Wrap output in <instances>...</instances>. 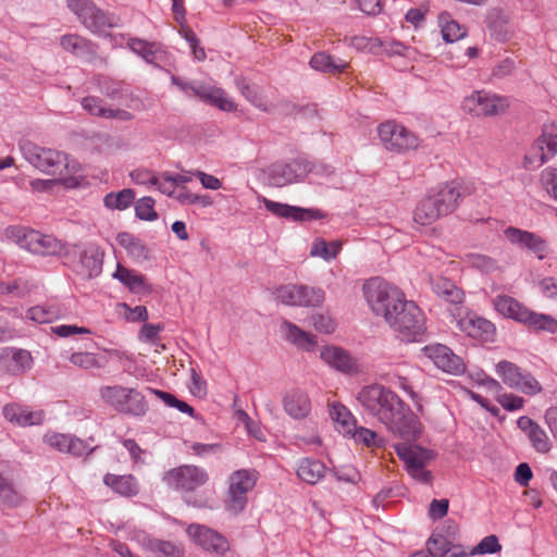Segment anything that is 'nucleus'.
I'll return each mask as SVG.
<instances>
[{
  "label": "nucleus",
  "mask_w": 557,
  "mask_h": 557,
  "mask_svg": "<svg viewBox=\"0 0 557 557\" xmlns=\"http://www.w3.org/2000/svg\"><path fill=\"white\" fill-rule=\"evenodd\" d=\"M366 299L372 311L382 317L404 342H421L426 332L422 310L393 284L374 277L363 285Z\"/></svg>",
  "instance_id": "nucleus-1"
},
{
  "label": "nucleus",
  "mask_w": 557,
  "mask_h": 557,
  "mask_svg": "<svg viewBox=\"0 0 557 557\" xmlns=\"http://www.w3.org/2000/svg\"><path fill=\"white\" fill-rule=\"evenodd\" d=\"M357 400L368 416L376 419L394 436L408 442L421 436L423 425L420 419L389 387L382 384L363 386Z\"/></svg>",
  "instance_id": "nucleus-2"
},
{
  "label": "nucleus",
  "mask_w": 557,
  "mask_h": 557,
  "mask_svg": "<svg viewBox=\"0 0 557 557\" xmlns=\"http://www.w3.org/2000/svg\"><path fill=\"white\" fill-rule=\"evenodd\" d=\"M163 480L170 487L185 493L187 504L195 507L208 506V500L202 496L193 497L190 495L208 482L209 474L205 469L194 465L180 466L165 472Z\"/></svg>",
  "instance_id": "nucleus-3"
},
{
  "label": "nucleus",
  "mask_w": 557,
  "mask_h": 557,
  "mask_svg": "<svg viewBox=\"0 0 557 557\" xmlns=\"http://www.w3.org/2000/svg\"><path fill=\"white\" fill-rule=\"evenodd\" d=\"M7 235L21 248L37 255L57 256L62 255L66 249L65 245L54 236L32 228L9 226Z\"/></svg>",
  "instance_id": "nucleus-4"
},
{
  "label": "nucleus",
  "mask_w": 557,
  "mask_h": 557,
  "mask_svg": "<svg viewBox=\"0 0 557 557\" xmlns=\"http://www.w3.org/2000/svg\"><path fill=\"white\" fill-rule=\"evenodd\" d=\"M100 397L108 406L124 414L143 417L149 409L145 396L135 388L103 386L100 388Z\"/></svg>",
  "instance_id": "nucleus-5"
},
{
  "label": "nucleus",
  "mask_w": 557,
  "mask_h": 557,
  "mask_svg": "<svg viewBox=\"0 0 557 557\" xmlns=\"http://www.w3.org/2000/svg\"><path fill=\"white\" fill-rule=\"evenodd\" d=\"M67 9L90 32L101 34L108 28L117 26L116 18L98 8L92 0H67Z\"/></svg>",
  "instance_id": "nucleus-6"
},
{
  "label": "nucleus",
  "mask_w": 557,
  "mask_h": 557,
  "mask_svg": "<svg viewBox=\"0 0 557 557\" xmlns=\"http://www.w3.org/2000/svg\"><path fill=\"white\" fill-rule=\"evenodd\" d=\"M24 158L35 168L48 175H62L67 168L66 156L53 149H46L32 141H21Z\"/></svg>",
  "instance_id": "nucleus-7"
},
{
  "label": "nucleus",
  "mask_w": 557,
  "mask_h": 557,
  "mask_svg": "<svg viewBox=\"0 0 557 557\" xmlns=\"http://www.w3.org/2000/svg\"><path fill=\"white\" fill-rule=\"evenodd\" d=\"M314 164L305 157H298L289 162L277 161L265 170L268 182L271 186L283 187L294 182L304 180L314 171Z\"/></svg>",
  "instance_id": "nucleus-8"
},
{
  "label": "nucleus",
  "mask_w": 557,
  "mask_h": 557,
  "mask_svg": "<svg viewBox=\"0 0 557 557\" xmlns=\"http://www.w3.org/2000/svg\"><path fill=\"white\" fill-rule=\"evenodd\" d=\"M395 450L414 480L423 484L431 483L433 476L429 470H425V465L434 458L432 450L405 443L396 444Z\"/></svg>",
  "instance_id": "nucleus-9"
},
{
  "label": "nucleus",
  "mask_w": 557,
  "mask_h": 557,
  "mask_svg": "<svg viewBox=\"0 0 557 557\" xmlns=\"http://www.w3.org/2000/svg\"><path fill=\"white\" fill-rule=\"evenodd\" d=\"M377 134L384 148L393 152H404L419 146V138L411 131L394 121L380 124Z\"/></svg>",
  "instance_id": "nucleus-10"
},
{
  "label": "nucleus",
  "mask_w": 557,
  "mask_h": 557,
  "mask_svg": "<svg viewBox=\"0 0 557 557\" xmlns=\"http://www.w3.org/2000/svg\"><path fill=\"white\" fill-rule=\"evenodd\" d=\"M496 372L510 388L527 395H536L542 391L541 384L530 372L522 370L510 361H499L496 366Z\"/></svg>",
  "instance_id": "nucleus-11"
},
{
  "label": "nucleus",
  "mask_w": 557,
  "mask_h": 557,
  "mask_svg": "<svg viewBox=\"0 0 557 557\" xmlns=\"http://www.w3.org/2000/svg\"><path fill=\"white\" fill-rule=\"evenodd\" d=\"M557 154V125L544 124L529 154L524 157V168H539Z\"/></svg>",
  "instance_id": "nucleus-12"
},
{
  "label": "nucleus",
  "mask_w": 557,
  "mask_h": 557,
  "mask_svg": "<svg viewBox=\"0 0 557 557\" xmlns=\"http://www.w3.org/2000/svg\"><path fill=\"white\" fill-rule=\"evenodd\" d=\"M187 535L202 549L224 556L230 550V544L225 536L202 524L193 523L186 529Z\"/></svg>",
  "instance_id": "nucleus-13"
},
{
  "label": "nucleus",
  "mask_w": 557,
  "mask_h": 557,
  "mask_svg": "<svg viewBox=\"0 0 557 557\" xmlns=\"http://www.w3.org/2000/svg\"><path fill=\"white\" fill-rule=\"evenodd\" d=\"M504 235L511 245L534 253L539 260H543L548 252L547 242L535 233L508 226L504 231Z\"/></svg>",
  "instance_id": "nucleus-14"
},
{
  "label": "nucleus",
  "mask_w": 557,
  "mask_h": 557,
  "mask_svg": "<svg viewBox=\"0 0 557 557\" xmlns=\"http://www.w3.org/2000/svg\"><path fill=\"white\" fill-rule=\"evenodd\" d=\"M422 352L444 372L454 375H458L465 372L466 366L462 358L454 354L453 350L445 345H428L422 348Z\"/></svg>",
  "instance_id": "nucleus-15"
},
{
  "label": "nucleus",
  "mask_w": 557,
  "mask_h": 557,
  "mask_svg": "<svg viewBox=\"0 0 557 557\" xmlns=\"http://www.w3.org/2000/svg\"><path fill=\"white\" fill-rule=\"evenodd\" d=\"M507 107V99L484 91H475L463 101V109L476 116L497 115Z\"/></svg>",
  "instance_id": "nucleus-16"
},
{
  "label": "nucleus",
  "mask_w": 557,
  "mask_h": 557,
  "mask_svg": "<svg viewBox=\"0 0 557 557\" xmlns=\"http://www.w3.org/2000/svg\"><path fill=\"white\" fill-rule=\"evenodd\" d=\"M103 252L96 245H88L78 253L74 271L83 278L97 277L102 271Z\"/></svg>",
  "instance_id": "nucleus-17"
},
{
  "label": "nucleus",
  "mask_w": 557,
  "mask_h": 557,
  "mask_svg": "<svg viewBox=\"0 0 557 557\" xmlns=\"http://www.w3.org/2000/svg\"><path fill=\"white\" fill-rule=\"evenodd\" d=\"M262 201L265 209L272 214L293 221L320 220L325 216V214L319 209L300 208L287 203L276 202L267 198H263Z\"/></svg>",
  "instance_id": "nucleus-18"
},
{
  "label": "nucleus",
  "mask_w": 557,
  "mask_h": 557,
  "mask_svg": "<svg viewBox=\"0 0 557 557\" xmlns=\"http://www.w3.org/2000/svg\"><path fill=\"white\" fill-rule=\"evenodd\" d=\"M2 414L7 421L21 428L40 425L45 420L44 410H30L28 406L18 403L7 404Z\"/></svg>",
  "instance_id": "nucleus-19"
},
{
  "label": "nucleus",
  "mask_w": 557,
  "mask_h": 557,
  "mask_svg": "<svg viewBox=\"0 0 557 557\" xmlns=\"http://www.w3.org/2000/svg\"><path fill=\"white\" fill-rule=\"evenodd\" d=\"M457 326L468 336L485 342L493 341L495 334L494 324L473 312H469L465 317L458 319Z\"/></svg>",
  "instance_id": "nucleus-20"
},
{
  "label": "nucleus",
  "mask_w": 557,
  "mask_h": 557,
  "mask_svg": "<svg viewBox=\"0 0 557 557\" xmlns=\"http://www.w3.org/2000/svg\"><path fill=\"white\" fill-rule=\"evenodd\" d=\"M447 215L435 190L429 193L417 205L413 211V220L420 225H431L441 216Z\"/></svg>",
  "instance_id": "nucleus-21"
},
{
  "label": "nucleus",
  "mask_w": 557,
  "mask_h": 557,
  "mask_svg": "<svg viewBox=\"0 0 557 557\" xmlns=\"http://www.w3.org/2000/svg\"><path fill=\"white\" fill-rule=\"evenodd\" d=\"M0 363L7 373L18 375L30 369L33 358L25 349L7 347L0 355Z\"/></svg>",
  "instance_id": "nucleus-22"
},
{
  "label": "nucleus",
  "mask_w": 557,
  "mask_h": 557,
  "mask_svg": "<svg viewBox=\"0 0 557 557\" xmlns=\"http://www.w3.org/2000/svg\"><path fill=\"white\" fill-rule=\"evenodd\" d=\"M190 90L202 101L219 108L222 111L232 112L236 110V104L227 98L225 91L221 88L210 85L190 86Z\"/></svg>",
  "instance_id": "nucleus-23"
},
{
  "label": "nucleus",
  "mask_w": 557,
  "mask_h": 557,
  "mask_svg": "<svg viewBox=\"0 0 557 557\" xmlns=\"http://www.w3.org/2000/svg\"><path fill=\"white\" fill-rule=\"evenodd\" d=\"M321 358L332 368L341 372L355 373L358 371L356 360L348 351L341 347L329 346L323 348L321 351Z\"/></svg>",
  "instance_id": "nucleus-24"
},
{
  "label": "nucleus",
  "mask_w": 557,
  "mask_h": 557,
  "mask_svg": "<svg viewBox=\"0 0 557 557\" xmlns=\"http://www.w3.org/2000/svg\"><path fill=\"white\" fill-rule=\"evenodd\" d=\"M518 428L529 437L537 453L545 454L550 449V442L546 432L531 418L522 416L517 421Z\"/></svg>",
  "instance_id": "nucleus-25"
},
{
  "label": "nucleus",
  "mask_w": 557,
  "mask_h": 557,
  "mask_svg": "<svg viewBox=\"0 0 557 557\" xmlns=\"http://www.w3.org/2000/svg\"><path fill=\"white\" fill-rule=\"evenodd\" d=\"M60 45L65 51L87 61L95 59L97 55V46L90 40L76 34L62 36Z\"/></svg>",
  "instance_id": "nucleus-26"
},
{
  "label": "nucleus",
  "mask_w": 557,
  "mask_h": 557,
  "mask_svg": "<svg viewBox=\"0 0 557 557\" xmlns=\"http://www.w3.org/2000/svg\"><path fill=\"white\" fill-rule=\"evenodd\" d=\"M285 412L294 419H304L311 411V403L307 393L293 391L283 399Z\"/></svg>",
  "instance_id": "nucleus-27"
},
{
  "label": "nucleus",
  "mask_w": 557,
  "mask_h": 557,
  "mask_svg": "<svg viewBox=\"0 0 557 557\" xmlns=\"http://www.w3.org/2000/svg\"><path fill=\"white\" fill-rule=\"evenodd\" d=\"M116 242L133 260L143 262L150 259V250L139 237L122 232L117 234Z\"/></svg>",
  "instance_id": "nucleus-28"
},
{
  "label": "nucleus",
  "mask_w": 557,
  "mask_h": 557,
  "mask_svg": "<svg viewBox=\"0 0 557 557\" xmlns=\"http://www.w3.org/2000/svg\"><path fill=\"white\" fill-rule=\"evenodd\" d=\"M494 306L497 312L520 323H524L530 311L529 308L507 295H498L494 300Z\"/></svg>",
  "instance_id": "nucleus-29"
},
{
  "label": "nucleus",
  "mask_w": 557,
  "mask_h": 557,
  "mask_svg": "<svg viewBox=\"0 0 557 557\" xmlns=\"http://www.w3.org/2000/svg\"><path fill=\"white\" fill-rule=\"evenodd\" d=\"M7 467L4 462H0V505L16 507L22 503L23 495L5 474Z\"/></svg>",
  "instance_id": "nucleus-30"
},
{
  "label": "nucleus",
  "mask_w": 557,
  "mask_h": 557,
  "mask_svg": "<svg viewBox=\"0 0 557 557\" xmlns=\"http://www.w3.org/2000/svg\"><path fill=\"white\" fill-rule=\"evenodd\" d=\"M97 86L100 92L112 101L124 103L131 97V90L124 82L100 77Z\"/></svg>",
  "instance_id": "nucleus-31"
},
{
  "label": "nucleus",
  "mask_w": 557,
  "mask_h": 557,
  "mask_svg": "<svg viewBox=\"0 0 557 557\" xmlns=\"http://www.w3.org/2000/svg\"><path fill=\"white\" fill-rule=\"evenodd\" d=\"M103 483L104 485L112 488L115 493L125 497H132L138 493V484L136 479L131 474L116 475L107 473L103 476Z\"/></svg>",
  "instance_id": "nucleus-32"
},
{
  "label": "nucleus",
  "mask_w": 557,
  "mask_h": 557,
  "mask_svg": "<svg viewBox=\"0 0 557 557\" xmlns=\"http://www.w3.org/2000/svg\"><path fill=\"white\" fill-rule=\"evenodd\" d=\"M325 465L313 458H304L299 461L297 475L308 484H317L325 474Z\"/></svg>",
  "instance_id": "nucleus-33"
},
{
  "label": "nucleus",
  "mask_w": 557,
  "mask_h": 557,
  "mask_svg": "<svg viewBox=\"0 0 557 557\" xmlns=\"http://www.w3.org/2000/svg\"><path fill=\"white\" fill-rule=\"evenodd\" d=\"M432 289L438 297L454 305L461 304L465 297L462 289L445 277L432 281Z\"/></svg>",
  "instance_id": "nucleus-34"
},
{
  "label": "nucleus",
  "mask_w": 557,
  "mask_h": 557,
  "mask_svg": "<svg viewBox=\"0 0 557 557\" xmlns=\"http://www.w3.org/2000/svg\"><path fill=\"white\" fill-rule=\"evenodd\" d=\"M127 46L134 53L141 57L147 63L154 65L163 53L159 44L149 42L139 38H131L127 41Z\"/></svg>",
  "instance_id": "nucleus-35"
},
{
  "label": "nucleus",
  "mask_w": 557,
  "mask_h": 557,
  "mask_svg": "<svg viewBox=\"0 0 557 557\" xmlns=\"http://www.w3.org/2000/svg\"><path fill=\"white\" fill-rule=\"evenodd\" d=\"M282 327L286 331V338L295 344L298 348L305 350H313L317 346L315 337L289 321H284Z\"/></svg>",
  "instance_id": "nucleus-36"
},
{
  "label": "nucleus",
  "mask_w": 557,
  "mask_h": 557,
  "mask_svg": "<svg viewBox=\"0 0 557 557\" xmlns=\"http://www.w3.org/2000/svg\"><path fill=\"white\" fill-rule=\"evenodd\" d=\"M113 277L119 280L133 293H139L141 290L149 289V286L145 282L144 275L137 274L135 271L129 270L120 263L116 265Z\"/></svg>",
  "instance_id": "nucleus-37"
},
{
  "label": "nucleus",
  "mask_w": 557,
  "mask_h": 557,
  "mask_svg": "<svg viewBox=\"0 0 557 557\" xmlns=\"http://www.w3.org/2000/svg\"><path fill=\"white\" fill-rule=\"evenodd\" d=\"M309 64L315 71L333 74L343 73L348 66V63L344 60L336 61L326 52L314 53L311 57Z\"/></svg>",
  "instance_id": "nucleus-38"
},
{
  "label": "nucleus",
  "mask_w": 557,
  "mask_h": 557,
  "mask_svg": "<svg viewBox=\"0 0 557 557\" xmlns=\"http://www.w3.org/2000/svg\"><path fill=\"white\" fill-rule=\"evenodd\" d=\"M330 416L337 424L338 432L343 435L347 436L355 430L356 419L344 405L333 404L330 408Z\"/></svg>",
  "instance_id": "nucleus-39"
},
{
  "label": "nucleus",
  "mask_w": 557,
  "mask_h": 557,
  "mask_svg": "<svg viewBox=\"0 0 557 557\" xmlns=\"http://www.w3.org/2000/svg\"><path fill=\"white\" fill-rule=\"evenodd\" d=\"M64 315V311L59 305L35 306L27 310L26 317L37 323H51Z\"/></svg>",
  "instance_id": "nucleus-40"
},
{
  "label": "nucleus",
  "mask_w": 557,
  "mask_h": 557,
  "mask_svg": "<svg viewBox=\"0 0 557 557\" xmlns=\"http://www.w3.org/2000/svg\"><path fill=\"white\" fill-rule=\"evenodd\" d=\"M435 193L447 215L455 211L462 197L460 186L456 182L445 184Z\"/></svg>",
  "instance_id": "nucleus-41"
},
{
  "label": "nucleus",
  "mask_w": 557,
  "mask_h": 557,
  "mask_svg": "<svg viewBox=\"0 0 557 557\" xmlns=\"http://www.w3.org/2000/svg\"><path fill=\"white\" fill-rule=\"evenodd\" d=\"M438 24L441 26L443 39L446 42H455L466 36V30L457 21L451 18V15L448 12H442L438 15Z\"/></svg>",
  "instance_id": "nucleus-42"
},
{
  "label": "nucleus",
  "mask_w": 557,
  "mask_h": 557,
  "mask_svg": "<svg viewBox=\"0 0 557 557\" xmlns=\"http://www.w3.org/2000/svg\"><path fill=\"white\" fill-rule=\"evenodd\" d=\"M236 86L240 94L255 107L262 111H269L265 98L261 94L260 88L257 85H250L246 78L237 77L235 79Z\"/></svg>",
  "instance_id": "nucleus-43"
},
{
  "label": "nucleus",
  "mask_w": 557,
  "mask_h": 557,
  "mask_svg": "<svg viewBox=\"0 0 557 557\" xmlns=\"http://www.w3.org/2000/svg\"><path fill=\"white\" fill-rule=\"evenodd\" d=\"M257 476L255 472L249 470H237L230 476L228 488L238 492L239 494H246L251 491L256 485Z\"/></svg>",
  "instance_id": "nucleus-44"
},
{
  "label": "nucleus",
  "mask_w": 557,
  "mask_h": 557,
  "mask_svg": "<svg viewBox=\"0 0 557 557\" xmlns=\"http://www.w3.org/2000/svg\"><path fill=\"white\" fill-rule=\"evenodd\" d=\"M453 549L455 544L444 534L433 533L426 541V550L431 557H445Z\"/></svg>",
  "instance_id": "nucleus-45"
},
{
  "label": "nucleus",
  "mask_w": 557,
  "mask_h": 557,
  "mask_svg": "<svg viewBox=\"0 0 557 557\" xmlns=\"http://www.w3.org/2000/svg\"><path fill=\"white\" fill-rule=\"evenodd\" d=\"M527 320L523 324L534 329L535 331H544L548 333L557 332V320L545 313H537L532 310L525 317Z\"/></svg>",
  "instance_id": "nucleus-46"
},
{
  "label": "nucleus",
  "mask_w": 557,
  "mask_h": 557,
  "mask_svg": "<svg viewBox=\"0 0 557 557\" xmlns=\"http://www.w3.org/2000/svg\"><path fill=\"white\" fill-rule=\"evenodd\" d=\"M146 548L152 554L153 557H182L183 550L181 547L169 541L162 540H148Z\"/></svg>",
  "instance_id": "nucleus-47"
},
{
  "label": "nucleus",
  "mask_w": 557,
  "mask_h": 557,
  "mask_svg": "<svg viewBox=\"0 0 557 557\" xmlns=\"http://www.w3.org/2000/svg\"><path fill=\"white\" fill-rule=\"evenodd\" d=\"M134 190L125 188L119 193L107 194L103 198V203L108 209L111 210H125L134 202Z\"/></svg>",
  "instance_id": "nucleus-48"
},
{
  "label": "nucleus",
  "mask_w": 557,
  "mask_h": 557,
  "mask_svg": "<svg viewBox=\"0 0 557 557\" xmlns=\"http://www.w3.org/2000/svg\"><path fill=\"white\" fill-rule=\"evenodd\" d=\"M486 22L492 36H494L497 40L504 41L508 38V21L500 11H492L487 15Z\"/></svg>",
  "instance_id": "nucleus-49"
},
{
  "label": "nucleus",
  "mask_w": 557,
  "mask_h": 557,
  "mask_svg": "<svg viewBox=\"0 0 557 557\" xmlns=\"http://www.w3.org/2000/svg\"><path fill=\"white\" fill-rule=\"evenodd\" d=\"M341 250V243L331 242L327 243L322 238H317L310 250V255L313 257H321L322 259L330 261L338 255Z\"/></svg>",
  "instance_id": "nucleus-50"
},
{
  "label": "nucleus",
  "mask_w": 557,
  "mask_h": 557,
  "mask_svg": "<svg viewBox=\"0 0 557 557\" xmlns=\"http://www.w3.org/2000/svg\"><path fill=\"white\" fill-rule=\"evenodd\" d=\"M299 307H318L324 301L322 288L299 285Z\"/></svg>",
  "instance_id": "nucleus-51"
},
{
  "label": "nucleus",
  "mask_w": 557,
  "mask_h": 557,
  "mask_svg": "<svg viewBox=\"0 0 557 557\" xmlns=\"http://www.w3.org/2000/svg\"><path fill=\"white\" fill-rule=\"evenodd\" d=\"M136 216L144 221H154L158 213L154 210V200L151 197H143L135 203Z\"/></svg>",
  "instance_id": "nucleus-52"
},
{
  "label": "nucleus",
  "mask_w": 557,
  "mask_h": 557,
  "mask_svg": "<svg viewBox=\"0 0 557 557\" xmlns=\"http://www.w3.org/2000/svg\"><path fill=\"white\" fill-rule=\"evenodd\" d=\"M299 285H282L276 288L275 296L284 305L299 307Z\"/></svg>",
  "instance_id": "nucleus-53"
},
{
  "label": "nucleus",
  "mask_w": 557,
  "mask_h": 557,
  "mask_svg": "<svg viewBox=\"0 0 557 557\" xmlns=\"http://www.w3.org/2000/svg\"><path fill=\"white\" fill-rule=\"evenodd\" d=\"M347 436L352 437L355 442L362 443L368 447L381 446L382 444V440L377 438V434L374 431L363 426L358 428L357 424L355 425V430Z\"/></svg>",
  "instance_id": "nucleus-54"
},
{
  "label": "nucleus",
  "mask_w": 557,
  "mask_h": 557,
  "mask_svg": "<svg viewBox=\"0 0 557 557\" xmlns=\"http://www.w3.org/2000/svg\"><path fill=\"white\" fill-rule=\"evenodd\" d=\"M467 261L471 267L485 273L493 272L497 269V262L493 258L484 255H467Z\"/></svg>",
  "instance_id": "nucleus-55"
},
{
  "label": "nucleus",
  "mask_w": 557,
  "mask_h": 557,
  "mask_svg": "<svg viewBox=\"0 0 557 557\" xmlns=\"http://www.w3.org/2000/svg\"><path fill=\"white\" fill-rule=\"evenodd\" d=\"M246 504V494H239L238 492L228 488L227 497L225 499V508L227 511L232 512L233 515H238L245 509Z\"/></svg>",
  "instance_id": "nucleus-56"
},
{
  "label": "nucleus",
  "mask_w": 557,
  "mask_h": 557,
  "mask_svg": "<svg viewBox=\"0 0 557 557\" xmlns=\"http://www.w3.org/2000/svg\"><path fill=\"white\" fill-rule=\"evenodd\" d=\"M502 545L499 544L496 535L485 536L471 552L470 555L475 554H495L500 552Z\"/></svg>",
  "instance_id": "nucleus-57"
},
{
  "label": "nucleus",
  "mask_w": 557,
  "mask_h": 557,
  "mask_svg": "<svg viewBox=\"0 0 557 557\" xmlns=\"http://www.w3.org/2000/svg\"><path fill=\"white\" fill-rule=\"evenodd\" d=\"M82 107L89 114L102 117L106 107L103 100L96 96H87L82 99Z\"/></svg>",
  "instance_id": "nucleus-58"
},
{
  "label": "nucleus",
  "mask_w": 557,
  "mask_h": 557,
  "mask_svg": "<svg viewBox=\"0 0 557 557\" xmlns=\"http://www.w3.org/2000/svg\"><path fill=\"white\" fill-rule=\"evenodd\" d=\"M70 361L83 369H91L98 367V360L91 352H74L71 355Z\"/></svg>",
  "instance_id": "nucleus-59"
},
{
  "label": "nucleus",
  "mask_w": 557,
  "mask_h": 557,
  "mask_svg": "<svg viewBox=\"0 0 557 557\" xmlns=\"http://www.w3.org/2000/svg\"><path fill=\"white\" fill-rule=\"evenodd\" d=\"M541 181L546 190L557 200V169H545L541 174Z\"/></svg>",
  "instance_id": "nucleus-60"
},
{
  "label": "nucleus",
  "mask_w": 557,
  "mask_h": 557,
  "mask_svg": "<svg viewBox=\"0 0 557 557\" xmlns=\"http://www.w3.org/2000/svg\"><path fill=\"white\" fill-rule=\"evenodd\" d=\"M449 502L446 498L433 499L429 508V517L432 520L444 518L448 512Z\"/></svg>",
  "instance_id": "nucleus-61"
},
{
  "label": "nucleus",
  "mask_w": 557,
  "mask_h": 557,
  "mask_svg": "<svg viewBox=\"0 0 557 557\" xmlns=\"http://www.w3.org/2000/svg\"><path fill=\"white\" fill-rule=\"evenodd\" d=\"M311 320L314 329L319 332L330 334L335 331V322L329 315L313 314Z\"/></svg>",
  "instance_id": "nucleus-62"
},
{
  "label": "nucleus",
  "mask_w": 557,
  "mask_h": 557,
  "mask_svg": "<svg viewBox=\"0 0 557 557\" xmlns=\"http://www.w3.org/2000/svg\"><path fill=\"white\" fill-rule=\"evenodd\" d=\"M97 447H90L83 440L71 435V443L69 444L67 453L74 456H83L94 451Z\"/></svg>",
  "instance_id": "nucleus-63"
},
{
  "label": "nucleus",
  "mask_w": 557,
  "mask_h": 557,
  "mask_svg": "<svg viewBox=\"0 0 557 557\" xmlns=\"http://www.w3.org/2000/svg\"><path fill=\"white\" fill-rule=\"evenodd\" d=\"M498 403L504 409L515 411L522 408L524 400L522 397L512 394H504L498 397Z\"/></svg>",
  "instance_id": "nucleus-64"
}]
</instances>
